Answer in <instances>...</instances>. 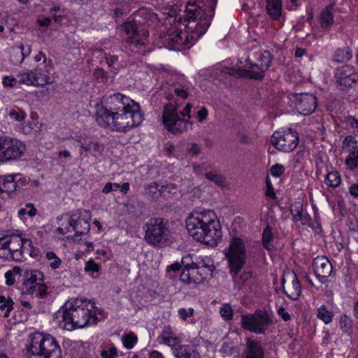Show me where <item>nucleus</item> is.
Listing matches in <instances>:
<instances>
[{
	"label": "nucleus",
	"mask_w": 358,
	"mask_h": 358,
	"mask_svg": "<svg viewBox=\"0 0 358 358\" xmlns=\"http://www.w3.org/2000/svg\"><path fill=\"white\" fill-rule=\"evenodd\" d=\"M220 313L225 320H231L233 317V310L229 304H224L220 308Z\"/></svg>",
	"instance_id": "37998d69"
},
{
	"label": "nucleus",
	"mask_w": 358,
	"mask_h": 358,
	"mask_svg": "<svg viewBox=\"0 0 358 358\" xmlns=\"http://www.w3.org/2000/svg\"><path fill=\"white\" fill-rule=\"evenodd\" d=\"M124 30L127 35H130L127 40V47L131 50L135 51L146 45L148 31L144 28L140 29L135 21L125 22Z\"/></svg>",
	"instance_id": "f8f14e48"
},
{
	"label": "nucleus",
	"mask_w": 358,
	"mask_h": 358,
	"mask_svg": "<svg viewBox=\"0 0 358 358\" xmlns=\"http://www.w3.org/2000/svg\"><path fill=\"white\" fill-rule=\"evenodd\" d=\"M99 268H100L99 265L96 264L94 262V261L91 259L86 262L85 271L92 275L95 272H98L99 271Z\"/></svg>",
	"instance_id": "49530a36"
},
{
	"label": "nucleus",
	"mask_w": 358,
	"mask_h": 358,
	"mask_svg": "<svg viewBox=\"0 0 358 358\" xmlns=\"http://www.w3.org/2000/svg\"><path fill=\"white\" fill-rule=\"evenodd\" d=\"M30 358H61L62 350L57 341L50 335L34 334L28 346Z\"/></svg>",
	"instance_id": "0eeeda50"
},
{
	"label": "nucleus",
	"mask_w": 358,
	"mask_h": 358,
	"mask_svg": "<svg viewBox=\"0 0 358 358\" xmlns=\"http://www.w3.org/2000/svg\"><path fill=\"white\" fill-rule=\"evenodd\" d=\"M335 79L336 87L341 90H345L357 82L358 75L355 73L353 66L344 65L336 69Z\"/></svg>",
	"instance_id": "ddd939ff"
},
{
	"label": "nucleus",
	"mask_w": 358,
	"mask_h": 358,
	"mask_svg": "<svg viewBox=\"0 0 358 358\" xmlns=\"http://www.w3.org/2000/svg\"><path fill=\"white\" fill-rule=\"evenodd\" d=\"M346 121L350 127L358 133V120L353 116H348Z\"/></svg>",
	"instance_id": "4d7b16f0"
},
{
	"label": "nucleus",
	"mask_w": 358,
	"mask_h": 358,
	"mask_svg": "<svg viewBox=\"0 0 358 358\" xmlns=\"http://www.w3.org/2000/svg\"><path fill=\"white\" fill-rule=\"evenodd\" d=\"M262 59L265 60V64L261 63L260 64H252L251 63L250 65V69L246 70L248 73H250L252 71H255L259 72L262 71V76H264V72L268 69L271 63V55L269 52H265L264 55H262Z\"/></svg>",
	"instance_id": "bb28decb"
},
{
	"label": "nucleus",
	"mask_w": 358,
	"mask_h": 358,
	"mask_svg": "<svg viewBox=\"0 0 358 358\" xmlns=\"http://www.w3.org/2000/svg\"><path fill=\"white\" fill-rule=\"evenodd\" d=\"M173 92L178 97L182 99H185L188 96V87L185 85L176 86Z\"/></svg>",
	"instance_id": "a18cd8bd"
},
{
	"label": "nucleus",
	"mask_w": 358,
	"mask_h": 358,
	"mask_svg": "<svg viewBox=\"0 0 358 358\" xmlns=\"http://www.w3.org/2000/svg\"><path fill=\"white\" fill-rule=\"evenodd\" d=\"M345 163L350 169H354L358 166V160L348 156L346 158Z\"/></svg>",
	"instance_id": "774afa93"
},
{
	"label": "nucleus",
	"mask_w": 358,
	"mask_h": 358,
	"mask_svg": "<svg viewBox=\"0 0 358 358\" xmlns=\"http://www.w3.org/2000/svg\"><path fill=\"white\" fill-rule=\"evenodd\" d=\"M285 171V168L282 165L275 164L271 168V173L273 176L279 177Z\"/></svg>",
	"instance_id": "864d4df0"
},
{
	"label": "nucleus",
	"mask_w": 358,
	"mask_h": 358,
	"mask_svg": "<svg viewBox=\"0 0 358 358\" xmlns=\"http://www.w3.org/2000/svg\"><path fill=\"white\" fill-rule=\"evenodd\" d=\"M352 51L348 48L338 49L334 54V60L338 63L345 62L352 58Z\"/></svg>",
	"instance_id": "7c9ffc66"
},
{
	"label": "nucleus",
	"mask_w": 358,
	"mask_h": 358,
	"mask_svg": "<svg viewBox=\"0 0 358 358\" xmlns=\"http://www.w3.org/2000/svg\"><path fill=\"white\" fill-rule=\"evenodd\" d=\"M273 324L270 315L264 310H259L254 314L243 315L241 317V325L243 329L251 332L263 334Z\"/></svg>",
	"instance_id": "1a4fd4ad"
},
{
	"label": "nucleus",
	"mask_w": 358,
	"mask_h": 358,
	"mask_svg": "<svg viewBox=\"0 0 358 358\" xmlns=\"http://www.w3.org/2000/svg\"><path fill=\"white\" fill-rule=\"evenodd\" d=\"M107 103L108 106L106 107V110L112 113L118 110H123L126 107H131L132 103H137L120 93H117L108 97Z\"/></svg>",
	"instance_id": "a211bd4d"
},
{
	"label": "nucleus",
	"mask_w": 358,
	"mask_h": 358,
	"mask_svg": "<svg viewBox=\"0 0 358 358\" xmlns=\"http://www.w3.org/2000/svg\"><path fill=\"white\" fill-rule=\"evenodd\" d=\"M189 153L192 155H198L201 153V147L196 143L191 144L190 147L187 149Z\"/></svg>",
	"instance_id": "680f3d73"
},
{
	"label": "nucleus",
	"mask_w": 358,
	"mask_h": 358,
	"mask_svg": "<svg viewBox=\"0 0 358 358\" xmlns=\"http://www.w3.org/2000/svg\"><path fill=\"white\" fill-rule=\"evenodd\" d=\"M162 119L168 131L173 134L187 132L192 129V122L180 118L178 115V106L171 103L165 105Z\"/></svg>",
	"instance_id": "6e6552de"
},
{
	"label": "nucleus",
	"mask_w": 358,
	"mask_h": 358,
	"mask_svg": "<svg viewBox=\"0 0 358 358\" xmlns=\"http://www.w3.org/2000/svg\"><path fill=\"white\" fill-rule=\"evenodd\" d=\"M176 358H199V354L195 348L189 345H180L174 351Z\"/></svg>",
	"instance_id": "5701e85b"
},
{
	"label": "nucleus",
	"mask_w": 358,
	"mask_h": 358,
	"mask_svg": "<svg viewBox=\"0 0 358 358\" xmlns=\"http://www.w3.org/2000/svg\"><path fill=\"white\" fill-rule=\"evenodd\" d=\"M194 309L189 308L186 310L185 308H180L178 310V314L182 320H186L187 317H191L193 315Z\"/></svg>",
	"instance_id": "6e6d98bb"
},
{
	"label": "nucleus",
	"mask_w": 358,
	"mask_h": 358,
	"mask_svg": "<svg viewBox=\"0 0 358 358\" xmlns=\"http://www.w3.org/2000/svg\"><path fill=\"white\" fill-rule=\"evenodd\" d=\"M161 343H164L165 345H169L173 350V352L177 350V348L182 345L180 344V340L178 337L173 336L171 337L166 336V335L163 336L162 342Z\"/></svg>",
	"instance_id": "f704fd0d"
},
{
	"label": "nucleus",
	"mask_w": 358,
	"mask_h": 358,
	"mask_svg": "<svg viewBox=\"0 0 358 358\" xmlns=\"http://www.w3.org/2000/svg\"><path fill=\"white\" fill-rule=\"evenodd\" d=\"M8 116L10 119L21 122L25 119L27 115L22 109L20 108H15L10 110Z\"/></svg>",
	"instance_id": "4c0bfd02"
},
{
	"label": "nucleus",
	"mask_w": 358,
	"mask_h": 358,
	"mask_svg": "<svg viewBox=\"0 0 358 358\" xmlns=\"http://www.w3.org/2000/svg\"><path fill=\"white\" fill-rule=\"evenodd\" d=\"M290 211L293 217L294 222H299L301 218L303 211V204L301 202H294L291 205Z\"/></svg>",
	"instance_id": "72a5a7b5"
},
{
	"label": "nucleus",
	"mask_w": 358,
	"mask_h": 358,
	"mask_svg": "<svg viewBox=\"0 0 358 358\" xmlns=\"http://www.w3.org/2000/svg\"><path fill=\"white\" fill-rule=\"evenodd\" d=\"M28 73L26 71L20 72L16 76L18 84H24L27 85Z\"/></svg>",
	"instance_id": "13d9d810"
},
{
	"label": "nucleus",
	"mask_w": 358,
	"mask_h": 358,
	"mask_svg": "<svg viewBox=\"0 0 358 358\" xmlns=\"http://www.w3.org/2000/svg\"><path fill=\"white\" fill-rule=\"evenodd\" d=\"M136 341L137 337L133 333L127 334L122 338L123 344L127 349H131Z\"/></svg>",
	"instance_id": "a19ab883"
},
{
	"label": "nucleus",
	"mask_w": 358,
	"mask_h": 358,
	"mask_svg": "<svg viewBox=\"0 0 358 358\" xmlns=\"http://www.w3.org/2000/svg\"><path fill=\"white\" fill-rule=\"evenodd\" d=\"M143 120V115L138 103L131 107L110 113L105 106L98 109L96 121L99 125L111 127L117 131L125 132L127 129L138 126Z\"/></svg>",
	"instance_id": "7ed1b4c3"
},
{
	"label": "nucleus",
	"mask_w": 358,
	"mask_h": 358,
	"mask_svg": "<svg viewBox=\"0 0 358 358\" xmlns=\"http://www.w3.org/2000/svg\"><path fill=\"white\" fill-rule=\"evenodd\" d=\"M159 189L160 195H162L165 192L175 193L176 191V186L174 184H166L161 185Z\"/></svg>",
	"instance_id": "3c124183"
},
{
	"label": "nucleus",
	"mask_w": 358,
	"mask_h": 358,
	"mask_svg": "<svg viewBox=\"0 0 358 358\" xmlns=\"http://www.w3.org/2000/svg\"><path fill=\"white\" fill-rule=\"evenodd\" d=\"M334 4L331 3L327 6L320 13V24L322 28L328 29L334 22Z\"/></svg>",
	"instance_id": "393cba45"
},
{
	"label": "nucleus",
	"mask_w": 358,
	"mask_h": 358,
	"mask_svg": "<svg viewBox=\"0 0 358 358\" xmlns=\"http://www.w3.org/2000/svg\"><path fill=\"white\" fill-rule=\"evenodd\" d=\"M13 302L10 298L7 299L4 296H0V309L6 310L4 317L9 316V313L13 309Z\"/></svg>",
	"instance_id": "c9c22d12"
},
{
	"label": "nucleus",
	"mask_w": 358,
	"mask_h": 358,
	"mask_svg": "<svg viewBox=\"0 0 358 358\" xmlns=\"http://www.w3.org/2000/svg\"><path fill=\"white\" fill-rule=\"evenodd\" d=\"M196 267L192 268V271L189 269L182 270L180 280L186 284H199L208 278H212L213 273L210 270L206 271V268Z\"/></svg>",
	"instance_id": "dca6fc26"
},
{
	"label": "nucleus",
	"mask_w": 358,
	"mask_h": 358,
	"mask_svg": "<svg viewBox=\"0 0 358 358\" xmlns=\"http://www.w3.org/2000/svg\"><path fill=\"white\" fill-rule=\"evenodd\" d=\"M43 273L39 271H26L24 272L25 280L23 282V292L27 294L29 287H34L43 280Z\"/></svg>",
	"instance_id": "4be33fe9"
},
{
	"label": "nucleus",
	"mask_w": 358,
	"mask_h": 358,
	"mask_svg": "<svg viewBox=\"0 0 358 358\" xmlns=\"http://www.w3.org/2000/svg\"><path fill=\"white\" fill-rule=\"evenodd\" d=\"M343 148L348 150H352L357 148V141L352 136H348L343 141Z\"/></svg>",
	"instance_id": "ea45409f"
},
{
	"label": "nucleus",
	"mask_w": 358,
	"mask_h": 358,
	"mask_svg": "<svg viewBox=\"0 0 358 358\" xmlns=\"http://www.w3.org/2000/svg\"><path fill=\"white\" fill-rule=\"evenodd\" d=\"M185 222L189 234L196 241L215 246L222 237L220 222L213 210H195L187 216Z\"/></svg>",
	"instance_id": "f257e3e1"
},
{
	"label": "nucleus",
	"mask_w": 358,
	"mask_h": 358,
	"mask_svg": "<svg viewBox=\"0 0 358 358\" xmlns=\"http://www.w3.org/2000/svg\"><path fill=\"white\" fill-rule=\"evenodd\" d=\"M104 57L106 59V63L108 67H113V64L117 62V57L115 55H110L105 54Z\"/></svg>",
	"instance_id": "338daca9"
},
{
	"label": "nucleus",
	"mask_w": 358,
	"mask_h": 358,
	"mask_svg": "<svg viewBox=\"0 0 358 358\" xmlns=\"http://www.w3.org/2000/svg\"><path fill=\"white\" fill-rule=\"evenodd\" d=\"M117 355L116 348L112 347L109 350H103L101 352L102 358H115Z\"/></svg>",
	"instance_id": "603ef678"
},
{
	"label": "nucleus",
	"mask_w": 358,
	"mask_h": 358,
	"mask_svg": "<svg viewBox=\"0 0 358 358\" xmlns=\"http://www.w3.org/2000/svg\"><path fill=\"white\" fill-rule=\"evenodd\" d=\"M27 207L30 208V209L27 211L25 208H20L18 210V215L20 217H22L26 214L29 215L30 217H33L36 214V209L34 208V205L32 203H27Z\"/></svg>",
	"instance_id": "de8ad7c7"
},
{
	"label": "nucleus",
	"mask_w": 358,
	"mask_h": 358,
	"mask_svg": "<svg viewBox=\"0 0 358 358\" xmlns=\"http://www.w3.org/2000/svg\"><path fill=\"white\" fill-rule=\"evenodd\" d=\"M94 76L100 83H105L108 80L107 73L100 68L95 69Z\"/></svg>",
	"instance_id": "09e8293b"
},
{
	"label": "nucleus",
	"mask_w": 358,
	"mask_h": 358,
	"mask_svg": "<svg viewBox=\"0 0 358 358\" xmlns=\"http://www.w3.org/2000/svg\"><path fill=\"white\" fill-rule=\"evenodd\" d=\"M194 268L199 267L201 268V266H203L202 268H206V271L210 270V273H213L214 269L215 268L213 264L210 263V261H208L206 262L205 260H201L199 263H194L192 264Z\"/></svg>",
	"instance_id": "8fccbe9b"
},
{
	"label": "nucleus",
	"mask_w": 358,
	"mask_h": 358,
	"mask_svg": "<svg viewBox=\"0 0 358 358\" xmlns=\"http://www.w3.org/2000/svg\"><path fill=\"white\" fill-rule=\"evenodd\" d=\"M0 160L8 162L20 158L26 150L25 145L17 139L0 136Z\"/></svg>",
	"instance_id": "9d476101"
},
{
	"label": "nucleus",
	"mask_w": 358,
	"mask_h": 358,
	"mask_svg": "<svg viewBox=\"0 0 358 358\" xmlns=\"http://www.w3.org/2000/svg\"><path fill=\"white\" fill-rule=\"evenodd\" d=\"M221 73L235 77H248L256 80L263 79L262 71L257 72L252 71L250 73H249L248 74L245 69L224 66L221 69Z\"/></svg>",
	"instance_id": "412c9836"
},
{
	"label": "nucleus",
	"mask_w": 358,
	"mask_h": 358,
	"mask_svg": "<svg viewBox=\"0 0 358 358\" xmlns=\"http://www.w3.org/2000/svg\"><path fill=\"white\" fill-rule=\"evenodd\" d=\"M34 76L36 78V86H44L45 84L51 83L50 77L47 69H38L34 70Z\"/></svg>",
	"instance_id": "cd10ccee"
},
{
	"label": "nucleus",
	"mask_w": 358,
	"mask_h": 358,
	"mask_svg": "<svg viewBox=\"0 0 358 358\" xmlns=\"http://www.w3.org/2000/svg\"><path fill=\"white\" fill-rule=\"evenodd\" d=\"M243 358H264V352L259 341L248 338Z\"/></svg>",
	"instance_id": "6ab92c4d"
},
{
	"label": "nucleus",
	"mask_w": 358,
	"mask_h": 358,
	"mask_svg": "<svg viewBox=\"0 0 358 358\" xmlns=\"http://www.w3.org/2000/svg\"><path fill=\"white\" fill-rule=\"evenodd\" d=\"M262 244L264 248L268 251H271L274 248L273 243V234L271 231V227L269 225H266L262 233Z\"/></svg>",
	"instance_id": "c85d7f7f"
},
{
	"label": "nucleus",
	"mask_w": 358,
	"mask_h": 358,
	"mask_svg": "<svg viewBox=\"0 0 358 358\" xmlns=\"http://www.w3.org/2000/svg\"><path fill=\"white\" fill-rule=\"evenodd\" d=\"M17 243V245H21L20 252H23L26 249V244H28L29 247H31V241L27 238H22L20 236H14L13 238H7L3 241H0V249H8L9 245Z\"/></svg>",
	"instance_id": "b1692460"
},
{
	"label": "nucleus",
	"mask_w": 358,
	"mask_h": 358,
	"mask_svg": "<svg viewBox=\"0 0 358 358\" xmlns=\"http://www.w3.org/2000/svg\"><path fill=\"white\" fill-rule=\"evenodd\" d=\"M333 314L331 311L327 310L324 306L318 308L317 317L322 320L325 324H329L332 320Z\"/></svg>",
	"instance_id": "e433bc0d"
},
{
	"label": "nucleus",
	"mask_w": 358,
	"mask_h": 358,
	"mask_svg": "<svg viewBox=\"0 0 358 358\" xmlns=\"http://www.w3.org/2000/svg\"><path fill=\"white\" fill-rule=\"evenodd\" d=\"M120 187V185L119 183H112V182H107L104 187L102 189V192L104 194H108L109 192L112 191H115L117 189Z\"/></svg>",
	"instance_id": "5fc2aeb1"
},
{
	"label": "nucleus",
	"mask_w": 358,
	"mask_h": 358,
	"mask_svg": "<svg viewBox=\"0 0 358 358\" xmlns=\"http://www.w3.org/2000/svg\"><path fill=\"white\" fill-rule=\"evenodd\" d=\"M189 260H190L189 256H186L182 259L181 262H182V265L184 266L183 270L189 269V271H192V268H194L193 266H192V264H193L194 262L189 263Z\"/></svg>",
	"instance_id": "0e129e2a"
},
{
	"label": "nucleus",
	"mask_w": 358,
	"mask_h": 358,
	"mask_svg": "<svg viewBox=\"0 0 358 358\" xmlns=\"http://www.w3.org/2000/svg\"><path fill=\"white\" fill-rule=\"evenodd\" d=\"M81 146L83 149L87 151L91 150L92 149L96 152H101V145L96 142H93L91 141H85L84 142H81Z\"/></svg>",
	"instance_id": "58836bf2"
},
{
	"label": "nucleus",
	"mask_w": 358,
	"mask_h": 358,
	"mask_svg": "<svg viewBox=\"0 0 358 358\" xmlns=\"http://www.w3.org/2000/svg\"><path fill=\"white\" fill-rule=\"evenodd\" d=\"M17 83L16 77L5 76L3 78V84L5 87H13Z\"/></svg>",
	"instance_id": "bf43d9fd"
},
{
	"label": "nucleus",
	"mask_w": 358,
	"mask_h": 358,
	"mask_svg": "<svg viewBox=\"0 0 358 358\" xmlns=\"http://www.w3.org/2000/svg\"><path fill=\"white\" fill-rule=\"evenodd\" d=\"M185 20L187 21L185 29L188 34H173L168 39L170 50L180 51L189 48L186 42L194 41L203 36L210 25L209 20L203 17V10L194 3H188L186 6Z\"/></svg>",
	"instance_id": "f03ea898"
},
{
	"label": "nucleus",
	"mask_w": 358,
	"mask_h": 358,
	"mask_svg": "<svg viewBox=\"0 0 358 358\" xmlns=\"http://www.w3.org/2000/svg\"><path fill=\"white\" fill-rule=\"evenodd\" d=\"M303 225L312 227L311 217L307 213H303L300 220Z\"/></svg>",
	"instance_id": "69168bd1"
},
{
	"label": "nucleus",
	"mask_w": 358,
	"mask_h": 358,
	"mask_svg": "<svg viewBox=\"0 0 358 358\" xmlns=\"http://www.w3.org/2000/svg\"><path fill=\"white\" fill-rule=\"evenodd\" d=\"M144 240L150 245L157 248L166 247L171 239L169 222L164 218H150L143 227Z\"/></svg>",
	"instance_id": "423d86ee"
},
{
	"label": "nucleus",
	"mask_w": 358,
	"mask_h": 358,
	"mask_svg": "<svg viewBox=\"0 0 358 358\" xmlns=\"http://www.w3.org/2000/svg\"><path fill=\"white\" fill-rule=\"evenodd\" d=\"M295 107L299 113L308 115L313 113L317 106V99L313 94L301 93L294 95Z\"/></svg>",
	"instance_id": "4468645a"
},
{
	"label": "nucleus",
	"mask_w": 358,
	"mask_h": 358,
	"mask_svg": "<svg viewBox=\"0 0 358 358\" xmlns=\"http://www.w3.org/2000/svg\"><path fill=\"white\" fill-rule=\"evenodd\" d=\"M159 187L156 182H152L145 187V194L150 197H154L157 193L159 194Z\"/></svg>",
	"instance_id": "c03bdc74"
},
{
	"label": "nucleus",
	"mask_w": 358,
	"mask_h": 358,
	"mask_svg": "<svg viewBox=\"0 0 358 358\" xmlns=\"http://www.w3.org/2000/svg\"><path fill=\"white\" fill-rule=\"evenodd\" d=\"M95 306L86 299L76 298L68 301L62 308V327L71 331L87 324H95L97 317L92 315Z\"/></svg>",
	"instance_id": "20e7f679"
},
{
	"label": "nucleus",
	"mask_w": 358,
	"mask_h": 358,
	"mask_svg": "<svg viewBox=\"0 0 358 358\" xmlns=\"http://www.w3.org/2000/svg\"><path fill=\"white\" fill-rule=\"evenodd\" d=\"M208 116V110L205 107H202L197 112V120L199 122H201L206 119Z\"/></svg>",
	"instance_id": "e2e57ef3"
},
{
	"label": "nucleus",
	"mask_w": 358,
	"mask_h": 358,
	"mask_svg": "<svg viewBox=\"0 0 358 358\" xmlns=\"http://www.w3.org/2000/svg\"><path fill=\"white\" fill-rule=\"evenodd\" d=\"M205 178L221 187L228 186L226 178L215 171L206 173Z\"/></svg>",
	"instance_id": "c756f323"
},
{
	"label": "nucleus",
	"mask_w": 358,
	"mask_h": 358,
	"mask_svg": "<svg viewBox=\"0 0 358 358\" xmlns=\"http://www.w3.org/2000/svg\"><path fill=\"white\" fill-rule=\"evenodd\" d=\"M266 9L268 15L273 20H277L281 15V0H268Z\"/></svg>",
	"instance_id": "a878e982"
},
{
	"label": "nucleus",
	"mask_w": 358,
	"mask_h": 358,
	"mask_svg": "<svg viewBox=\"0 0 358 358\" xmlns=\"http://www.w3.org/2000/svg\"><path fill=\"white\" fill-rule=\"evenodd\" d=\"M225 256L228 260L230 273L235 282L239 281L247 282L252 278L250 271H244L239 275L240 271L246 262L245 246L243 241L239 238H234L229 247L224 250Z\"/></svg>",
	"instance_id": "39448f33"
},
{
	"label": "nucleus",
	"mask_w": 358,
	"mask_h": 358,
	"mask_svg": "<svg viewBox=\"0 0 358 358\" xmlns=\"http://www.w3.org/2000/svg\"><path fill=\"white\" fill-rule=\"evenodd\" d=\"M265 194L266 196L270 197L271 199L275 198L273 188L268 178H266V191Z\"/></svg>",
	"instance_id": "052dcab7"
},
{
	"label": "nucleus",
	"mask_w": 358,
	"mask_h": 358,
	"mask_svg": "<svg viewBox=\"0 0 358 358\" xmlns=\"http://www.w3.org/2000/svg\"><path fill=\"white\" fill-rule=\"evenodd\" d=\"M271 142L278 150L289 152L298 145L299 135L292 129H288L284 132L275 131L271 137Z\"/></svg>",
	"instance_id": "9b49d317"
},
{
	"label": "nucleus",
	"mask_w": 358,
	"mask_h": 358,
	"mask_svg": "<svg viewBox=\"0 0 358 358\" xmlns=\"http://www.w3.org/2000/svg\"><path fill=\"white\" fill-rule=\"evenodd\" d=\"M283 292L292 300H296L301 295V285L294 272H289L282 279Z\"/></svg>",
	"instance_id": "2eb2a0df"
},
{
	"label": "nucleus",
	"mask_w": 358,
	"mask_h": 358,
	"mask_svg": "<svg viewBox=\"0 0 358 358\" xmlns=\"http://www.w3.org/2000/svg\"><path fill=\"white\" fill-rule=\"evenodd\" d=\"M28 289L27 294L36 293V296L40 298H43L47 294V286L42 283V282L39 284H36L34 287H29Z\"/></svg>",
	"instance_id": "473e14b6"
},
{
	"label": "nucleus",
	"mask_w": 358,
	"mask_h": 358,
	"mask_svg": "<svg viewBox=\"0 0 358 358\" xmlns=\"http://www.w3.org/2000/svg\"><path fill=\"white\" fill-rule=\"evenodd\" d=\"M313 266L317 278L322 283H325L333 271L329 260L324 256L317 257L313 260Z\"/></svg>",
	"instance_id": "f3484780"
},
{
	"label": "nucleus",
	"mask_w": 358,
	"mask_h": 358,
	"mask_svg": "<svg viewBox=\"0 0 358 358\" xmlns=\"http://www.w3.org/2000/svg\"><path fill=\"white\" fill-rule=\"evenodd\" d=\"M340 326L345 333H349L352 328V320L345 315L341 317Z\"/></svg>",
	"instance_id": "79ce46f5"
},
{
	"label": "nucleus",
	"mask_w": 358,
	"mask_h": 358,
	"mask_svg": "<svg viewBox=\"0 0 358 358\" xmlns=\"http://www.w3.org/2000/svg\"><path fill=\"white\" fill-rule=\"evenodd\" d=\"M69 225L71 227L76 236L87 234L90 229L87 219L81 218L77 213L73 214L69 219Z\"/></svg>",
	"instance_id": "aec40b11"
},
{
	"label": "nucleus",
	"mask_w": 358,
	"mask_h": 358,
	"mask_svg": "<svg viewBox=\"0 0 358 358\" xmlns=\"http://www.w3.org/2000/svg\"><path fill=\"white\" fill-rule=\"evenodd\" d=\"M325 182L328 186L336 187L341 184V178L337 171H332L327 175Z\"/></svg>",
	"instance_id": "2f4dec72"
}]
</instances>
